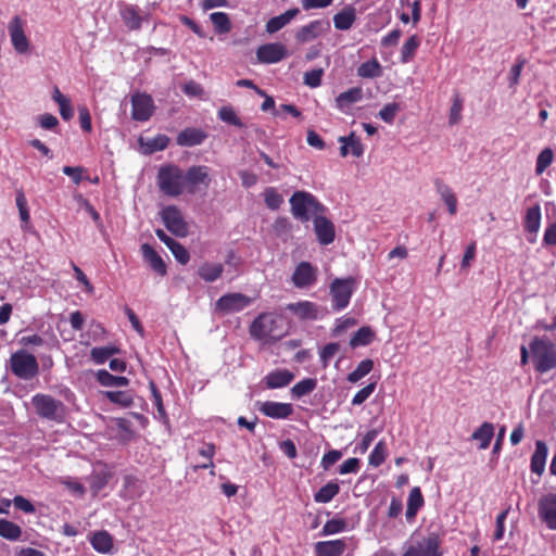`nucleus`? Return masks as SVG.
<instances>
[{"mask_svg":"<svg viewBox=\"0 0 556 556\" xmlns=\"http://www.w3.org/2000/svg\"><path fill=\"white\" fill-rule=\"evenodd\" d=\"M156 182L160 191L167 197L178 198L185 192L194 194L202 186L211 184L210 168L204 165H193L185 172L175 164H166L159 168Z\"/></svg>","mask_w":556,"mask_h":556,"instance_id":"1","label":"nucleus"},{"mask_svg":"<svg viewBox=\"0 0 556 556\" xmlns=\"http://www.w3.org/2000/svg\"><path fill=\"white\" fill-rule=\"evenodd\" d=\"M250 333L265 342L279 340L287 333L285 317L274 312L263 313L251 324Z\"/></svg>","mask_w":556,"mask_h":556,"instance_id":"2","label":"nucleus"},{"mask_svg":"<svg viewBox=\"0 0 556 556\" xmlns=\"http://www.w3.org/2000/svg\"><path fill=\"white\" fill-rule=\"evenodd\" d=\"M290 205L292 215L302 222H308L312 216H318L326 210L317 198L307 191H295L290 198Z\"/></svg>","mask_w":556,"mask_h":556,"instance_id":"3","label":"nucleus"},{"mask_svg":"<svg viewBox=\"0 0 556 556\" xmlns=\"http://www.w3.org/2000/svg\"><path fill=\"white\" fill-rule=\"evenodd\" d=\"M441 539L431 533L420 540L410 538L404 545L402 556H443Z\"/></svg>","mask_w":556,"mask_h":556,"instance_id":"4","label":"nucleus"},{"mask_svg":"<svg viewBox=\"0 0 556 556\" xmlns=\"http://www.w3.org/2000/svg\"><path fill=\"white\" fill-rule=\"evenodd\" d=\"M356 280L353 277L336 278L330 285V295L332 308L334 311L344 309L351 301L355 290Z\"/></svg>","mask_w":556,"mask_h":556,"instance_id":"5","label":"nucleus"},{"mask_svg":"<svg viewBox=\"0 0 556 556\" xmlns=\"http://www.w3.org/2000/svg\"><path fill=\"white\" fill-rule=\"evenodd\" d=\"M33 405L36 413L46 419L61 422L64 419V405L61 401L47 394H36L33 396Z\"/></svg>","mask_w":556,"mask_h":556,"instance_id":"6","label":"nucleus"},{"mask_svg":"<svg viewBox=\"0 0 556 556\" xmlns=\"http://www.w3.org/2000/svg\"><path fill=\"white\" fill-rule=\"evenodd\" d=\"M529 359L536 371L544 374L556 367V350H521V364Z\"/></svg>","mask_w":556,"mask_h":556,"instance_id":"7","label":"nucleus"},{"mask_svg":"<svg viewBox=\"0 0 556 556\" xmlns=\"http://www.w3.org/2000/svg\"><path fill=\"white\" fill-rule=\"evenodd\" d=\"M11 369L22 379H30L38 372L36 357L25 350H18L11 356Z\"/></svg>","mask_w":556,"mask_h":556,"instance_id":"8","label":"nucleus"},{"mask_svg":"<svg viewBox=\"0 0 556 556\" xmlns=\"http://www.w3.org/2000/svg\"><path fill=\"white\" fill-rule=\"evenodd\" d=\"M25 28L26 21L17 15L13 16L8 25L12 46L18 54H26L29 52L30 42L25 34Z\"/></svg>","mask_w":556,"mask_h":556,"instance_id":"9","label":"nucleus"},{"mask_svg":"<svg viewBox=\"0 0 556 556\" xmlns=\"http://www.w3.org/2000/svg\"><path fill=\"white\" fill-rule=\"evenodd\" d=\"M162 220L167 228L176 237H186L188 235V225L180 212L175 205H168L161 212Z\"/></svg>","mask_w":556,"mask_h":556,"instance_id":"10","label":"nucleus"},{"mask_svg":"<svg viewBox=\"0 0 556 556\" xmlns=\"http://www.w3.org/2000/svg\"><path fill=\"white\" fill-rule=\"evenodd\" d=\"M318 277V268L309 262H301L296 265L291 280L292 283L299 289H307L313 287Z\"/></svg>","mask_w":556,"mask_h":556,"instance_id":"11","label":"nucleus"},{"mask_svg":"<svg viewBox=\"0 0 556 556\" xmlns=\"http://www.w3.org/2000/svg\"><path fill=\"white\" fill-rule=\"evenodd\" d=\"M131 105V116L138 122L149 121L155 110L153 99L148 93L136 92L132 94Z\"/></svg>","mask_w":556,"mask_h":556,"instance_id":"12","label":"nucleus"},{"mask_svg":"<svg viewBox=\"0 0 556 556\" xmlns=\"http://www.w3.org/2000/svg\"><path fill=\"white\" fill-rule=\"evenodd\" d=\"M330 30V22L327 20H315L300 27L295 34V39L301 42H309Z\"/></svg>","mask_w":556,"mask_h":556,"instance_id":"13","label":"nucleus"},{"mask_svg":"<svg viewBox=\"0 0 556 556\" xmlns=\"http://www.w3.org/2000/svg\"><path fill=\"white\" fill-rule=\"evenodd\" d=\"M288 55L286 46L280 42L265 43L257 48L256 58L260 63H278Z\"/></svg>","mask_w":556,"mask_h":556,"instance_id":"14","label":"nucleus"},{"mask_svg":"<svg viewBox=\"0 0 556 556\" xmlns=\"http://www.w3.org/2000/svg\"><path fill=\"white\" fill-rule=\"evenodd\" d=\"M539 516L551 530H556V493H547L539 500Z\"/></svg>","mask_w":556,"mask_h":556,"instance_id":"15","label":"nucleus"},{"mask_svg":"<svg viewBox=\"0 0 556 556\" xmlns=\"http://www.w3.org/2000/svg\"><path fill=\"white\" fill-rule=\"evenodd\" d=\"M251 300L242 293H228L216 302V308L223 313H236L249 306Z\"/></svg>","mask_w":556,"mask_h":556,"instance_id":"16","label":"nucleus"},{"mask_svg":"<svg viewBox=\"0 0 556 556\" xmlns=\"http://www.w3.org/2000/svg\"><path fill=\"white\" fill-rule=\"evenodd\" d=\"M287 309L300 319L316 320L324 316L325 309L309 301L290 303Z\"/></svg>","mask_w":556,"mask_h":556,"instance_id":"17","label":"nucleus"},{"mask_svg":"<svg viewBox=\"0 0 556 556\" xmlns=\"http://www.w3.org/2000/svg\"><path fill=\"white\" fill-rule=\"evenodd\" d=\"M364 92L362 87H353L341 92L334 100L336 108L344 114H351L353 105L363 100Z\"/></svg>","mask_w":556,"mask_h":556,"instance_id":"18","label":"nucleus"},{"mask_svg":"<svg viewBox=\"0 0 556 556\" xmlns=\"http://www.w3.org/2000/svg\"><path fill=\"white\" fill-rule=\"evenodd\" d=\"M258 409L266 417L274 419H287L294 412L292 404L275 401H265L261 403Z\"/></svg>","mask_w":556,"mask_h":556,"instance_id":"19","label":"nucleus"},{"mask_svg":"<svg viewBox=\"0 0 556 556\" xmlns=\"http://www.w3.org/2000/svg\"><path fill=\"white\" fill-rule=\"evenodd\" d=\"M314 230L320 244L328 245L333 242L336 237L334 225L327 217L321 215L315 216Z\"/></svg>","mask_w":556,"mask_h":556,"instance_id":"20","label":"nucleus"},{"mask_svg":"<svg viewBox=\"0 0 556 556\" xmlns=\"http://www.w3.org/2000/svg\"><path fill=\"white\" fill-rule=\"evenodd\" d=\"M338 141L341 144L340 155L342 157H346L349 154H352L355 157L363 156L365 147L355 131H351L348 136L339 137Z\"/></svg>","mask_w":556,"mask_h":556,"instance_id":"21","label":"nucleus"},{"mask_svg":"<svg viewBox=\"0 0 556 556\" xmlns=\"http://www.w3.org/2000/svg\"><path fill=\"white\" fill-rule=\"evenodd\" d=\"M119 15L123 23L129 30H139L142 26L143 17L140 9L134 4L123 3L119 5Z\"/></svg>","mask_w":556,"mask_h":556,"instance_id":"22","label":"nucleus"},{"mask_svg":"<svg viewBox=\"0 0 556 556\" xmlns=\"http://www.w3.org/2000/svg\"><path fill=\"white\" fill-rule=\"evenodd\" d=\"M294 379V374L288 369H276L267 374L264 382L267 389H279L287 387Z\"/></svg>","mask_w":556,"mask_h":556,"instance_id":"23","label":"nucleus"},{"mask_svg":"<svg viewBox=\"0 0 556 556\" xmlns=\"http://www.w3.org/2000/svg\"><path fill=\"white\" fill-rule=\"evenodd\" d=\"M89 542L101 554H109L113 549V536L105 530L92 532Z\"/></svg>","mask_w":556,"mask_h":556,"instance_id":"24","label":"nucleus"},{"mask_svg":"<svg viewBox=\"0 0 556 556\" xmlns=\"http://www.w3.org/2000/svg\"><path fill=\"white\" fill-rule=\"evenodd\" d=\"M541 219H542V213H541L540 204L535 203L532 206H529L526 210L525 217H523L525 230L529 233L536 235L541 227Z\"/></svg>","mask_w":556,"mask_h":556,"instance_id":"25","label":"nucleus"},{"mask_svg":"<svg viewBox=\"0 0 556 556\" xmlns=\"http://www.w3.org/2000/svg\"><path fill=\"white\" fill-rule=\"evenodd\" d=\"M548 448L543 441H536L535 451L531 456L530 468L533 473L542 476L545 469Z\"/></svg>","mask_w":556,"mask_h":556,"instance_id":"26","label":"nucleus"},{"mask_svg":"<svg viewBox=\"0 0 556 556\" xmlns=\"http://www.w3.org/2000/svg\"><path fill=\"white\" fill-rule=\"evenodd\" d=\"M206 138V134L198 128H186L177 136V144L181 147H194L201 144Z\"/></svg>","mask_w":556,"mask_h":556,"instance_id":"27","label":"nucleus"},{"mask_svg":"<svg viewBox=\"0 0 556 556\" xmlns=\"http://www.w3.org/2000/svg\"><path fill=\"white\" fill-rule=\"evenodd\" d=\"M425 500L419 486H415L410 490L407 498L406 507V519L408 522H413L419 509L424 506Z\"/></svg>","mask_w":556,"mask_h":556,"instance_id":"28","label":"nucleus"},{"mask_svg":"<svg viewBox=\"0 0 556 556\" xmlns=\"http://www.w3.org/2000/svg\"><path fill=\"white\" fill-rule=\"evenodd\" d=\"M299 13L300 10L298 8H292L278 16L271 17L266 23V31L268 34L277 33L286 25H288Z\"/></svg>","mask_w":556,"mask_h":556,"instance_id":"29","label":"nucleus"},{"mask_svg":"<svg viewBox=\"0 0 556 556\" xmlns=\"http://www.w3.org/2000/svg\"><path fill=\"white\" fill-rule=\"evenodd\" d=\"M434 185L437 192L440 194L442 201L447 206L448 213L451 215H455L457 213V198L452 188L441 179H437Z\"/></svg>","mask_w":556,"mask_h":556,"instance_id":"30","label":"nucleus"},{"mask_svg":"<svg viewBox=\"0 0 556 556\" xmlns=\"http://www.w3.org/2000/svg\"><path fill=\"white\" fill-rule=\"evenodd\" d=\"M142 256L152 269L161 276L166 274V265L157 252L148 243L141 245Z\"/></svg>","mask_w":556,"mask_h":556,"instance_id":"31","label":"nucleus"},{"mask_svg":"<svg viewBox=\"0 0 556 556\" xmlns=\"http://www.w3.org/2000/svg\"><path fill=\"white\" fill-rule=\"evenodd\" d=\"M356 21V10L349 5L334 14L333 24L338 30H349Z\"/></svg>","mask_w":556,"mask_h":556,"instance_id":"32","label":"nucleus"},{"mask_svg":"<svg viewBox=\"0 0 556 556\" xmlns=\"http://www.w3.org/2000/svg\"><path fill=\"white\" fill-rule=\"evenodd\" d=\"M52 100L58 104L60 115L64 121L67 122L73 118L74 108L71 99L64 96L56 86L52 90Z\"/></svg>","mask_w":556,"mask_h":556,"instance_id":"33","label":"nucleus"},{"mask_svg":"<svg viewBox=\"0 0 556 556\" xmlns=\"http://www.w3.org/2000/svg\"><path fill=\"white\" fill-rule=\"evenodd\" d=\"M345 549L342 540L318 542L315 546L316 556H341Z\"/></svg>","mask_w":556,"mask_h":556,"instance_id":"34","label":"nucleus"},{"mask_svg":"<svg viewBox=\"0 0 556 556\" xmlns=\"http://www.w3.org/2000/svg\"><path fill=\"white\" fill-rule=\"evenodd\" d=\"M15 203L18 208L20 218L22 222V229L24 231H27L30 229V212L28 207V202L25 197V193L23 190H16L15 192Z\"/></svg>","mask_w":556,"mask_h":556,"instance_id":"35","label":"nucleus"},{"mask_svg":"<svg viewBox=\"0 0 556 556\" xmlns=\"http://www.w3.org/2000/svg\"><path fill=\"white\" fill-rule=\"evenodd\" d=\"M494 437V426L491 422H483L476 431H473L471 439L479 442V448L485 450L489 447Z\"/></svg>","mask_w":556,"mask_h":556,"instance_id":"36","label":"nucleus"},{"mask_svg":"<svg viewBox=\"0 0 556 556\" xmlns=\"http://www.w3.org/2000/svg\"><path fill=\"white\" fill-rule=\"evenodd\" d=\"M420 45L421 38L418 35H412L401 48V62L404 64L412 62Z\"/></svg>","mask_w":556,"mask_h":556,"instance_id":"37","label":"nucleus"},{"mask_svg":"<svg viewBox=\"0 0 556 556\" xmlns=\"http://www.w3.org/2000/svg\"><path fill=\"white\" fill-rule=\"evenodd\" d=\"M224 271V266L220 263H204L198 269V275L206 282L217 280Z\"/></svg>","mask_w":556,"mask_h":556,"instance_id":"38","label":"nucleus"},{"mask_svg":"<svg viewBox=\"0 0 556 556\" xmlns=\"http://www.w3.org/2000/svg\"><path fill=\"white\" fill-rule=\"evenodd\" d=\"M340 492V486L337 481H330L321 486L315 494L314 501L316 503L326 504L331 502Z\"/></svg>","mask_w":556,"mask_h":556,"instance_id":"39","label":"nucleus"},{"mask_svg":"<svg viewBox=\"0 0 556 556\" xmlns=\"http://www.w3.org/2000/svg\"><path fill=\"white\" fill-rule=\"evenodd\" d=\"M357 75L362 78H378L382 75V66L379 61L374 58L357 67Z\"/></svg>","mask_w":556,"mask_h":556,"instance_id":"40","label":"nucleus"},{"mask_svg":"<svg viewBox=\"0 0 556 556\" xmlns=\"http://www.w3.org/2000/svg\"><path fill=\"white\" fill-rule=\"evenodd\" d=\"M97 379L104 387H125L129 382L126 377L113 376L104 369L97 372Z\"/></svg>","mask_w":556,"mask_h":556,"instance_id":"41","label":"nucleus"},{"mask_svg":"<svg viewBox=\"0 0 556 556\" xmlns=\"http://www.w3.org/2000/svg\"><path fill=\"white\" fill-rule=\"evenodd\" d=\"M317 387V380L314 378H305L295 383L291 389V394L295 399H301L312 393Z\"/></svg>","mask_w":556,"mask_h":556,"instance_id":"42","label":"nucleus"},{"mask_svg":"<svg viewBox=\"0 0 556 556\" xmlns=\"http://www.w3.org/2000/svg\"><path fill=\"white\" fill-rule=\"evenodd\" d=\"M375 332L370 327L359 328L351 339V348L366 346L372 343Z\"/></svg>","mask_w":556,"mask_h":556,"instance_id":"43","label":"nucleus"},{"mask_svg":"<svg viewBox=\"0 0 556 556\" xmlns=\"http://www.w3.org/2000/svg\"><path fill=\"white\" fill-rule=\"evenodd\" d=\"M21 535L22 529L18 525L7 519L0 521V536L10 541H17Z\"/></svg>","mask_w":556,"mask_h":556,"instance_id":"44","label":"nucleus"},{"mask_svg":"<svg viewBox=\"0 0 556 556\" xmlns=\"http://www.w3.org/2000/svg\"><path fill=\"white\" fill-rule=\"evenodd\" d=\"M263 198L266 206L273 211L278 210L283 203L282 195L274 187H267L263 191Z\"/></svg>","mask_w":556,"mask_h":556,"instance_id":"45","label":"nucleus"},{"mask_svg":"<svg viewBox=\"0 0 556 556\" xmlns=\"http://www.w3.org/2000/svg\"><path fill=\"white\" fill-rule=\"evenodd\" d=\"M554 161V152L551 148H544L535 162V174L542 175Z\"/></svg>","mask_w":556,"mask_h":556,"instance_id":"46","label":"nucleus"},{"mask_svg":"<svg viewBox=\"0 0 556 556\" xmlns=\"http://www.w3.org/2000/svg\"><path fill=\"white\" fill-rule=\"evenodd\" d=\"M210 18L218 34H226L230 30L231 25L227 13L214 12L210 15Z\"/></svg>","mask_w":556,"mask_h":556,"instance_id":"47","label":"nucleus"},{"mask_svg":"<svg viewBox=\"0 0 556 556\" xmlns=\"http://www.w3.org/2000/svg\"><path fill=\"white\" fill-rule=\"evenodd\" d=\"M374 367V363L371 359H364L362 361L357 367L349 374L348 381L355 383L359 381L362 378H364L366 375H368Z\"/></svg>","mask_w":556,"mask_h":556,"instance_id":"48","label":"nucleus"},{"mask_svg":"<svg viewBox=\"0 0 556 556\" xmlns=\"http://www.w3.org/2000/svg\"><path fill=\"white\" fill-rule=\"evenodd\" d=\"M387 455V444L383 441H379L369 455V464L374 467H378L384 463Z\"/></svg>","mask_w":556,"mask_h":556,"instance_id":"49","label":"nucleus"},{"mask_svg":"<svg viewBox=\"0 0 556 556\" xmlns=\"http://www.w3.org/2000/svg\"><path fill=\"white\" fill-rule=\"evenodd\" d=\"M464 101L459 94H455L453 98L452 106L450 110L448 122L451 125L458 124L462 119V111Z\"/></svg>","mask_w":556,"mask_h":556,"instance_id":"50","label":"nucleus"},{"mask_svg":"<svg viewBox=\"0 0 556 556\" xmlns=\"http://www.w3.org/2000/svg\"><path fill=\"white\" fill-rule=\"evenodd\" d=\"M62 172L73 179L75 185H79L83 180L89 179L87 169L81 166H64Z\"/></svg>","mask_w":556,"mask_h":556,"instance_id":"51","label":"nucleus"},{"mask_svg":"<svg viewBox=\"0 0 556 556\" xmlns=\"http://www.w3.org/2000/svg\"><path fill=\"white\" fill-rule=\"evenodd\" d=\"M169 144V138L166 135H157L146 142L147 151L153 153L165 150Z\"/></svg>","mask_w":556,"mask_h":556,"instance_id":"52","label":"nucleus"},{"mask_svg":"<svg viewBox=\"0 0 556 556\" xmlns=\"http://www.w3.org/2000/svg\"><path fill=\"white\" fill-rule=\"evenodd\" d=\"M218 116L225 123H228L233 126L242 127V123H241L239 116L237 115L236 111L231 106H223L218 111Z\"/></svg>","mask_w":556,"mask_h":556,"instance_id":"53","label":"nucleus"},{"mask_svg":"<svg viewBox=\"0 0 556 556\" xmlns=\"http://www.w3.org/2000/svg\"><path fill=\"white\" fill-rule=\"evenodd\" d=\"M105 397H108L112 403L119 404L124 407H127L131 404V396L123 391H106L104 392Z\"/></svg>","mask_w":556,"mask_h":556,"instance_id":"54","label":"nucleus"},{"mask_svg":"<svg viewBox=\"0 0 556 556\" xmlns=\"http://www.w3.org/2000/svg\"><path fill=\"white\" fill-rule=\"evenodd\" d=\"M324 76L323 68H314L304 74V84L311 88H317L321 85Z\"/></svg>","mask_w":556,"mask_h":556,"instance_id":"55","label":"nucleus"},{"mask_svg":"<svg viewBox=\"0 0 556 556\" xmlns=\"http://www.w3.org/2000/svg\"><path fill=\"white\" fill-rule=\"evenodd\" d=\"M400 110V105L395 102L386 104L380 111H379V117L388 123L392 124L397 112Z\"/></svg>","mask_w":556,"mask_h":556,"instance_id":"56","label":"nucleus"},{"mask_svg":"<svg viewBox=\"0 0 556 556\" xmlns=\"http://www.w3.org/2000/svg\"><path fill=\"white\" fill-rule=\"evenodd\" d=\"M60 482L65 485L72 493L83 496L86 493V488L81 482L71 477H65L60 480Z\"/></svg>","mask_w":556,"mask_h":556,"instance_id":"57","label":"nucleus"},{"mask_svg":"<svg viewBox=\"0 0 556 556\" xmlns=\"http://www.w3.org/2000/svg\"><path fill=\"white\" fill-rule=\"evenodd\" d=\"M375 389L376 382H371L367 384L365 388L361 389L352 399V405H362L374 393Z\"/></svg>","mask_w":556,"mask_h":556,"instance_id":"58","label":"nucleus"},{"mask_svg":"<svg viewBox=\"0 0 556 556\" xmlns=\"http://www.w3.org/2000/svg\"><path fill=\"white\" fill-rule=\"evenodd\" d=\"M170 252L173 253V255L175 256L176 261L182 265H186L189 260H190V255H189V252L188 250L182 245L180 244L179 242H175L172 247H170Z\"/></svg>","mask_w":556,"mask_h":556,"instance_id":"59","label":"nucleus"},{"mask_svg":"<svg viewBox=\"0 0 556 556\" xmlns=\"http://www.w3.org/2000/svg\"><path fill=\"white\" fill-rule=\"evenodd\" d=\"M345 528V521L342 519H331L328 520L323 528V533L325 535L336 534L343 531Z\"/></svg>","mask_w":556,"mask_h":556,"instance_id":"60","label":"nucleus"},{"mask_svg":"<svg viewBox=\"0 0 556 556\" xmlns=\"http://www.w3.org/2000/svg\"><path fill=\"white\" fill-rule=\"evenodd\" d=\"M542 243L544 247H556V222L546 225Z\"/></svg>","mask_w":556,"mask_h":556,"instance_id":"61","label":"nucleus"},{"mask_svg":"<svg viewBox=\"0 0 556 556\" xmlns=\"http://www.w3.org/2000/svg\"><path fill=\"white\" fill-rule=\"evenodd\" d=\"M477 253V244L476 242H471L467 245L462 263L460 268L462 270H467L471 266V262L475 260Z\"/></svg>","mask_w":556,"mask_h":556,"instance_id":"62","label":"nucleus"},{"mask_svg":"<svg viewBox=\"0 0 556 556\" xmlns=\"http://www.w3.org/2000/svg\"><path fill=\"white\" fill-rule=\"evenodd\" d=\"M18 343L24 346H28V345L40 346L43 344V341H42V338L37 333L24 332L18 338Z\"/></svg>","mask_w":556,"mask_h":556,"instance_id":"63","label":"nucleus"},{"mask_svg":"<svg viewBox=\"0 0 556 556\" xmlns=\"http://www.w3.org/2000/svg\"><path fill=\"white\" fill-rule=\"evenodd\" d=\"M37 122L41 128L47 129V130H52V129L56 128L59 125L58 118L50 113H45V114L39 115L37 117Z\"/></svg>","mask_w":556,"mask_h":556,"instance_id":"64","label":"nucleus"}]
</instances>
